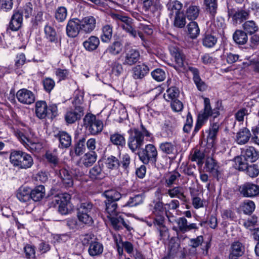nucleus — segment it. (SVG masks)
I'll use <instances>...</instances> for the list:
<instances>
[{
	"instance_id": "7c9ffc66",
	"label": "nucleus",
	"mask_w": 259,
	"mask_h": 259,
	"mask_svg": "<svg viewBox=\"0 0 259 259\" xmlns=\"http://www.w3.org/2000/svg\"><path fill=\"white\" fill-rule=\"evenodd\" d=\"M17 198L21 202H27L31 199V189L28 187H20L17 193Z\"/></svg>"
},
{
	"instance_id": "052dcab7",
	"label": "nucleus",
	"mask_w": 259,
	"mask_h": 259,
	"mask_svg": "<svg viewBox=\"0 0 259 259\" xmlns=\"http://www.w3.org/2000/svg\"><path fill=\"white\" fill-rule=\"evenodd\" d=\"M174 25L178 28H183L186 25V16L183 13L175 15Z\"/></svg>"
},
{
	"instance_id": "e433bc0d",
	"label": "nucleus",
	"mask_w": 259,
	"mask_h": 259,
	"mask_svg": "<svg viewBox=\"0 0 259 259\" xmlns=\"http://www.w3.org/2000/svg\"><path fill=\"white\" fill-rule=\"evenodd\" d=\"M248 13L244 10H239L234 13L232 9L228 8V16L232 17L233 19L236 22H241L248 18Z\"/></svg>"
},
{
	"instance_id": "774afa93",
	"label": "nucleus",
	"mask_w": 259,
	"mask_h": 259,
	"mask_svg": "<svg viewBox=\"0 0 259 259\" xmlns=\"http://www.w3.org/2000/svg\"><path fill=\"white\" fill-rule=\"evenodd\" d=\"M42 84L45 90L48 93H50L55 85V82L50 77H46L42 80Z\"/></svg>"
},
{
	"instance_id": "a878e982",
	"label": "nucleus",
	"mask_w": 259,
	"mask_h": 259,
	"mask_svg": "<svg viewBox=\"0 0 259 259\" xmlns=\"http://www.w3.org/2000/svg\"><path fill=\"white\" fill-rule=\"evenodd\" d=\"M242 165H235L234 167L236 169H238L239 170H245L246 174L251 178L256 177L259 174V168L257 165L255 164H252L248 165L247 163H245V167L241 168Z\"/></svg>"
},
{
	"instance_id": "4be33fe9",
	"label": "nucleus",
	"mask_w": 259,
	"mask_h": 259,
	"mask_svg": "<svg viewBox=\"0 0 259 259\" xmlns=\"http://www.w3.org/2000/svg\"><path fill=\"white\" fill-rule=\"evenodd\" d=\"M244 253V247L242 244L238 242H235L231 245L229 259H238L239 257L242 256Z\"/></svg>"
},
{
	"instance_id": "9b49d317",
	"label": "nucleus",
	"mask_w": 259,
	"mask_h": 259,
	"mask_svg": "<svg viewBox=\"0 0 259 259\" xmlns=\"http://www.w3.org/2000/svg\"><path fill=\"white\" fill-rule=\"evenodd\" d=\"M83 114V108L81 106H76L74 110L66 112L64 116L65 120L67 124H72L80 120Z\"/></svg>"
},
{
	"instance_id": "72a5a7b5",
	"label": "nucleus",
	"mask_w": 259,
	"mask_h": 259,
	"mask_svg": "<svg viewBox=\"0 0 259 259\" xmlns=\"http://www.w3.org/2000/svg\"><path fill=\"white\" fill-rule=\"evenodd\" d=\"M204 4L206 11L213 18L218 10L217 0H204Z\"/></svg>"
},
{
	"instance_id": "58836bf2",
	"label": "nucleus",
	"mask_w": 259,
	"mask_h": 259,
	"mask_svg": "<svg viewBox=\"0 0 259 259\" xmlns=\"http://www.w3.org/2000/svg\"><path fill=\"white\" fill-rule=\"evenodd\" d=\"M121 27L122 29L126 31L127 33L133 37L134 38H137L139 36L142 40H144V35L141 32L137 31L133 26L131 25V23L128 24H122Z\"/></svg>"
},
{
	"instance_id": "a211bd4d",
	"label": "nucleus",
	"mask_w": 259,
	"mask_h": 259,
	"mask_svg": "<svg viewBox=\"0 0 259 259\" xmlns=\"http://www.w3.org/2000/svg\"><path fill=\"white\" fill-rule=\"evenodd\" d=\"M204 239L202 236H199L196 238L191 239L189 245L193 248H196L201 245L202 253L204 255H206L208 253V250L210 248V244L208 242H203Z\"/></svg>"
},
{
	"instance_id": "7ed1b4c3",
	"label": "nucleus",
	"mask_w": 259,
	"mask_h": 259,
	"mask_svg": "<svg viewBox=\"0 0 259 259\" xmlns=\"http://www.w3.org/2000/svg\"><path fill=\"white\" fill-rule=\"evenodd\" d=\"M259 158V152L253 147L249 146L243 149L240 156L234 158L235 165H242L241 168L245 167L247 162H254Z\"/></svg>"
},
{
	"instance_id": "412c9836",
	"label": "nucleus",
	"mask_w": 259,
	"mask_h": 259,
	"mask_svg": "<svg viewBox=\"0 0 259 259\" xmlns=\"http://www.w3.org/2000/svg\"><path fill=\"white\" fill-rule=\"evenodd\" d=\"M57 174L61 179L63 185L66 187H70L73 185L72 176L71 173L65 168H58Z\"/></svg>"
},
{
	"instance_id": "ddd939ff",
	"label": "nucleus",
	"mask_w": 259,
	"mask_h": 259,
	"mask_svg": "<svg viewBox=\"0 0 259 259\" xmlns=\"http://www.w3.org/2000/svg\"><path fill=\"white\" fill-rule=\"evenodd\" d=\"M16 98L18 101L22 104L30 105L35 101V96L30 91L22 89L16 93Z\"/></svg>"
},
{
	"instance_id": "bf43d9fd",
	"label": "nucleus",
	"mask_w": 259,
	"mask_h": 259,
	"mask_svg": "<svg viewBox=\"0 0 259 259\" xmlns=\"http://www.w3.org/2000/svg\"><path fill=\"white\" fill-rule=\"evenodd\" d=\"M105 164L108 168L117 169L120 166V162L116 157L110 156L106 159Z\"/></svg>"
},
{
	"instance_id": "c03bdc74",
	"label": "nucleus",
	"mask_w": 259,
	"mask_h": 259,
	"mask_svg": "<svg viewBox=\"0 0 259 259\" xmlns=\"http://www.w3.org/2000/svg\"><path fill=\"white\" fill-rule=\"evenodd\" d=\"M67 16V10L63 6L58 7L55 12V18L58 22H64Z\"/></svg>"
},
{
	"instance_id": "5fc2aeb1",
	"label": "nucleus",
	"mask_w": 259,
	"mask_h": 259,
	"mask_svg": "<svg viewBox=\"0 0 259 259\" xmlns=\"http://www.w3.org/2000/svg\"><path fill=\"white\" fill-rule=\"evenodd\" d=\"M71 196L68 193H62L55 195L53 198V202L55 203H63L68 204Z\"/></svg>"
},
{
	"instance_id": "8fccbe9b",
	"label": "nucleus",
	"mask_w": 259,
	"mask_h": 259,
	"mask_svg": "<svg viewBox=\"0 0 259 259\" xmlns=\"http://www.w3.org/2000/svg\"><path fill=\"white\" fill-rule=\"evenodd\" d=\"M112 36V27L109 25H106L102 28L101 40L104 42H108Z\"/></svg>"
},
{
	"instance_id": "a19ab883",
	"label": "nucleus",
	"mask_w": 259,
	"mask_h": 259,
	"mask_svg": "<svg viewBox=\"0 0 259 259\" xmlns=\"http://www.w3.org/2000/svg\"><path fill=\"white\" fill-rule=\"evenodd\" d=\"M182 6V4L178 1H170L167 4V7L168 11L170 12V15L183 13L181 12Z\"/></svg>"
},
{
	"instance_id": "49530a36",
	"label": "nucleus",
	"mask_w": 259,
	"mask_h": 259,
	"mask_svg": "<svg viewBox=\"0 0 259 259\" xmlns=\"http://www.w3.org/2000/svg\"><path fill=\"white\" fill-rule=\"evenodd\" d=\"M219 124L218 123H213L209 127L208 134L207 137V141H211V144H213L216 139L217 134L219 130Z\"/></svg>"
},
{
	"instance_id": "338daca9",
	"label": "nucleus",
	"mask_w": 259,
	"mask_h": 259,
	"mask_svg": "<svg viewBox=\"0 0 259 259\" xmlns=\"http://www.w3.org/2000/svg\"><path fill=\"white\" fill-rule=\"evenodd\" d=\"M109 219L115 229L119 230L121 228V223L123 218L120 213H117L114 216L111 217Z\"/></svg>"
},
{
	"instance_id": "f257e3e1",
	"label": "nucleus",
	"mask_w": 259,
	"mask_h": 259,
	"mask_svg": "<svg viewBox=\"0 0 259 259\" xmlns=\"http://www.w3.org/2000/svg\"><path fill=\"white\" fill-rule=\"evenodd\" d=\"M130 136L128 139L127 145L128 148L135 152L137 150L140 149L145 143L144 137L151 138L152 134L150 133L145 126L141 124L140 129L134 128L130 129L128 132Z\"/></svg>"
},
{
	"instance_id": "4468645a",
	"label": "nucleus",
	"mask_w": 259,
	"mask_h": 259,
	"mask_svg": "<svg viewBox=\"0 0 259 259\" xmlns=\"http://www.w3.org/2000/svg\"><path fill=\"white\" fill-rule=\"evenodd\" d=\"M141 2L143 10L148 14H153L162 8L159 0H141Z\"/></svg>"
},
{
	"instance_id": "0e129e2a",
	"label": "nucleus",
	"mask_w": 259,
	"mask_h": 259,
	"mask_svg": "<svg viewBox=\"0 0 259 259\" xmlns=\"http://www.w3.org/2000/svg\"><path fill=\"white\" fill-rule=\"evenodd\" d=\"M151 75L153 79L158 82L164 80L166 77L165 71L160 68L156 69L152 71Z\"/></svg>"
},
{
	"instance_id": "0eeeda50",
	"label": "nucleus",
	"mask_w": 259,
	"mask_h": 259,
	"mask_svg": "<svg viewBox=\"0 0 259 259\" xmlns=\"http://www.w3.org/2000/svg\"><path fill=\"white\" fill-rule=\"evenodd\" d=\"M180 243L181 241L179 238L172 237L168 243V253L162 259H173L175 257H177L180 259L185 258V249L181 247Z\"/></svg>"
},
{
	"instance_id": "c85d7f7f",
	"label": "nucleus",
	"mask_w": 259,
	"mask_h": 259,
	"mask_svg": "<svg viewBox=\"0 0 259 259\" xmlns=\"http://www.w3.org/2000/svg\"><path fill=\"white\" fill-rule=\"evenodd\" d=\"M133 77L135 79H142L148 73L149 68L147 65L142 64L136 66L133 68Z\"/></svg>"
},
{
	"instance_id": "37998d69",
	"label": "nucleus",
	"mask_w": 259,
	"mask_h": 259,
	"mask_svg": "<svg viewBox=\"0 0 259 259\" xmlns=\"http://www.w3.org/2000/svg\"><path fill=\"white\" fill-rule=\"evenodd\" d=\"M110 140L114 145L123 147L125 144V140L123 135L115 133L110 135Z\"/></svg>"
},
{
	"instance_id": "79ce46f5",
	"label": "nucleus",
	"mask_w": 259,
	"mask_h": 259,
	"mask_svg": "<svg viewBox=\"0 0 259 259\" xmlns=\"http://www.w3.org/2000/svg\"><path fill=\"white\" fill-rule=\"evenodd\" d=\"M233 37L235 42L239 45L245 44L248 40L246 33L240 30H237L234 32Z\"/></svg>"
},
{
	"instance_id": "423d86ee",
	"label": "nucleus",
	"mask_w": 259,
	"mask_h": 259,
	"mask_svg": "<svg viewBox=\"0 0 259 259\" xmlns=\"http://www.w3.org/2000/svg\"><path fill=\"white\" fill-rule=\"evenodd\" d=\"M204 112L199 114L198 116L197 122L194 128V132H197L206 121L209 116L217 117L219 115V111L218 108L211 109L210 104V100L207 98L204 99Z\"/></svg>"
},
{
	"instance_id": "09e8293b",
	"label": "nucleus",
	"mask_w": 259,
	"mask_h": 259,
	"mask_svg": "<svg viewBox=\"0 0 259 259\" xmlns=\"http://www.w3.org/2000/svg\"><path fill=\"white\" fill-rule=\"evenodd\" d=\"M105 210L108 214L107 217L108 218L114 216L119 213L117 210V204L116 202L105 201Z\"/></svg>"
},
{
	"instance_id": "a18cd8bd",
	"label": "nucleus",
	"mask_w": 259,
	"mask_h": 259,
	"mask_svg": "<svg viewBox=\"0 0 259 259\" xmlns=\"http://www.w3.org/2000/svg\"><path fill=\"white\" fill-rule=\"evenodd\" d=\"M181 175L177 171H174L167 175L165 178V184L167 187H171L173 185L177 184Z\"/></svg>"
},
{
	"instance_id": "6e6d98bb",
	"label": "nucleus",
	"mask_w": 259,
	"mask_h": 259,
	"mask_svg": "<svg viewBox=\"0 0 259 259\" xmlns=\"http://www.w3.org/2000/svg\"><path fill=\"white\" fill-rule=\"evenodd\" d=\"M159 149L163 153L166 154H174L176 147L171 142H163L159 145Z\"/></svg>"
},
{
	"instance_id": "2eb2a0df",
	"label": "nucleus",
	"mask_w": 259,
	"mask_h": 259,
	"mask_svg": "<svg viewBox=\"0 0 259 259\" xmlns=\"http://www.w3.org/2000/svg\"><path fill=\"white\" fill-rule=\"evenodd\" d=\"M168 48L170 54L174 58L175 61L178 67H183L184 65L185 56L181 49L176 44L170 45Z\"/></svg>"
},
{
	"instance_id": "1a4fd4ad",
	"label": "nucleus",
	"mask_w": 259,
	"mask_h": 259,
	"mask_svg": "<svg viewBox=\"0 0 259 259\" xmlns=\"http://www.w3.org/2000/svg\"><path fill=\"white\" fill-rule=\"evenodd\" d=\"M240 193L244 197H254L259 194V186L251 183H245L239 187Z\"/></svg>"
},
{
	"instance_id": "4c0bfd02",
	"label": "nucleus",
	"mask_w": 259,
	"mask_h": 259,
	"mask_svg": "<svg viewBox=\"0 0 259 259\" xmlns=\"http://www.w3.org/2000/svg\"><path fill=\"white\" fill-rule=\"evenodd\" d=\"M19 141L28 149L33 150L36 149V143L32 140L27 138L23 133H19L18 134Z\"/></svg>"
},
{
	"instance_id": "2f4dec72",
	"label": "nucleus",
	"mask_w": 259,
	"mask_h": 259,
	"mask_svg": "<svg viewBox=\"0 0 259 259\" xmlns=\"http://www.w3.org/2000/svg\"><path fill=\"white\" fill-rule=\"evenodd\" d=\"M167 193L171 198L176 197L183 201L186 200L184 190L181 186H177L172 189H169L167 190Z\"/></svg>"
},
{
	"instance_id": "393cba45",
	"label": "nucleus",
	"mask_w": 259,
	"mask_h": 259,
	"mask_svg": "<svg viewBox=\"0 0 259 259\" xmlns=\"http://www.w3.org/2000/svg\"><path fill=\"white\" fill-rule=\"evenodd\" d=\"M205 168L207 171L219 179L220 172L219 171V165L216 161L212 158H208L205 162Z\"/></svg>"
},
{
	"instance_id": "4d7b16f0",
	"label": "nucleus",
	"mask_w": 259,
	"mask_h": 259,
	"mask_svg": "<svg viewBox=\"0 0 259 259\" xmlns=\"http://www.w3.org/2000/svg\"><path fill=\"white\" fill-rule=\"evenodd\" d=\"M85 139L82 138L78 140L74 146V153L76 155L80 156L85 151Z\"/></svg>"
},
{
	"instance_id": "13d9d810",
	"label": "nucleus",
	"mask_w": 259,
	"mask_h": 259,
	"mask_svg": "<svg viewBox=\"0 0 259 259\" xmlns=\"http://www.w3.org/2000/svg\"><path fill=\"white\" fill-rule=\"evenodd\" d=\"M217 41V38L211 34H205L202 38L203 45L206 48L213 47Z\"/></svg>"
},
{
	"instance_id": "39448f33",
	"label": "nucleus",
	"mask_w": 259,
	"mask_h": 259,
	"mask_svg": "<svg viewBox=\"0 0 259 259\" xmlns=\"http://www.w3.org/2000/svg\"><path fill=\"white\" fill-rule=\"evenodd\" d=\"M83 125L92 135L100 133L103 128V122L92 114H87L83 118Z\"/></svg>"
},
{
	"instance_id": "20e7f679",
	"label": "nucleus",
	"mask_w": 259,
	"mask_h": 259,
	"mask_svg": "<svg viewBox=\"0 0 259 259\" xmlns=\"http://www.w3.org/2000/svg\"><path fill=\"white\" fill-rule=\"evenodd\" d=\"M95 212V207L90 201L81 202L77 208V217L79 221L83 224H92L93 214Z\"/></svg>"
},
{
	"instance_id": "6e6552de",
	"label": "nucleus",
	"mask_w": 259,
	"mask_h": 259,
	"mask_svg": "<svg viewBox=\"0 0 259 259\" xmlns=\"http://www.w3.org/2000/svg\"><path fill=\"white\" fill-rule=\"evenodd\" d=\"M140 160L145 164L149 163L155 164L157 161L158 152L156 148L153 144H149L138 152Z\"/></svg>"
},
{
	"instance_id": "3c124183",
	"label": "nucleus",
	"mask_w": 259,
	"mask_h": 259,
	"mask_svg": "<svg viewBox=\"0 0 259 259\" xmlns=\"http://www.w3.org/2000/svg\"><path fill=\"white\" fill-rule=\"evenodd\" d=\"M144 198L145 196L143 194L136 195L134 197H130L125 206L133 207L140 204L143 202Z\"/></svg>"
},
{
	"instance_id": "680f3d73",
	"label": "nucleus",
	"mask_w": 259,
	"mask_h": 259,
	"mask_svg": "<svg viewBox=\"0 0 259 259\" xmlns=\"http://www.w3.org/2000/svg\"><path fill=\"white\" fill-rule=\"evenodd\" d=\"M243 28L246 33L252 34L255 32L257 29L258 27L253 21H247L245 22L243 25Z\"/></svg>"
},
{
	"instance_id": "f8f14e48",
	"label": "nucleus",
	"mask_w": 259,
	"mask_h": 259,
	"mask_svg": "<svg viewBox=\"0 0 259 259\" xmlns=\"http://www.w3.org/2000/svg\"><path fill=\"white\" fill-rule=\"evenodd\" d=\"M139 52L134 49L126 50L122 57V64L124 65L132 66L138 62L140 59Z\"/></svg>"
},
{
	"instance_id": "69168bd1",
	"label": "nucleus",
	"mask_w": 259,
	"mask_h": 259,
	"mask_svg": "<svg viewBox=\"0 0 259 259\" xmlns=\"http://www.w3.org/2000/svg\"><path fill=\"white\" fill-rule=\"evenodd\" d=\"M242 209L244 213L250 214L255 209V204L251 200H246L242 205Z\"/></svg>"
},
{
	"instance_id": "9d476101",
	"label": "nucleus",
	"mask_w": 259,
	"mask_h": 259,
	"mask_svg": "<svg viewBox=\"0 0 259 259\" xmlns=\"http://www.w3.org/2000/svg\"><path fill=\"white\" fill-rule=\"evenodd\" d=\"M82 30L80 20L77 18L70 19L66 28V34L69 37H76Z\"/></svg>"
},
{
	"instance_id": "c756f323",
	"label": "nucleus",
	"mask_w": 259,
	"mask_h": 259,
	"mask_svg": "<svg viewBox=\"0 0 259 259\" xmlns=\"http://www.w3.org/2000/svg\"><path fill=\"white\" fill-rule=\"evenodd\" d=\"M45 188L42 185H39L35 187L33 189L31 190V199L34 201H40L45 195Z\"/></svg>"
},
{
	"instance_id": "ea45409f",
	"label": "nucleus",
	"mask_w": 259,
	"mask_h": 259,
	"mask_svg": "<svg viewBox=\"0 0 259 259\" xmlns=\"http://www.w3.org/2000/svg\"><path fill=\"white\" fill-rule=\"evenodd\" d=\"M103 246L98 242H94L91 243L88 249L89 254L92 256L98 255L102 253Z\"/></svg>"
},
{
	"instance_id": "864d4df0",
	"label": "nucleus",
	"mask_w": 259,
	"mask_h": 259,
	"mask_svg": "<svg viewBox=\"0 0 259 259\" xmlns=\"http://www.w3.org/2000/svg\"><path fill=\"white\" fill-rule=\"evenodd\" d=\"M180 94L179 90L176 87H171L168 89L166 93L164 94V98L166 100L173 101L177 99Z\"/></svg>"
},
{
	"instance_id": "cd10ccee",
	"label": "nucleus",
	"mask_w": 259,
	"mask_h": 259,
	"mask_svg": "<svg viewBox=\"0 0 259 259\" xmlns=\"http://www.w3.org/2000/svg\"><path fill=\"white\" fill-rule=\"evenodd\" d=\"M122 49L123 45L120 41H114L107 48L104 54L107 53L112 56H117L122 52Z\"/></svg>"
},
{
	"instance_id": "dca6fc26",
	"label": "nucleus",
	"mask_w": 259,
	"mask_h": 259,
	"mask_svg": "<svg viewBox=\"0 0 259 259\" xmlns=\"http://www.w3.org/2000/svg\"><path fill=\"white\" fill-rule=\"evenodd\" d=\"M55 137L59 142L58 145L59 148L61 149H66L71 145V136L66 132L63 131H59V132L55 135Z\"/></svg>"
},
{
	"instance_id": "bb28decb",
	"label": "nucleus",
	"mask_w": 259,
	"mask_h": 259,
	"mask_svg": "<svg viewBox=\"0 0 259 259\" xmlns=\"http://www.w3.org/2000/svg\"><path fill=\"white\" fill-rule=\"evenodd\" d=\"M250 136L249 130L246 127H243L237 133L235 141L238 144L243 145L248 142Z\"/></svg>"
},
{
	"instance_id": "603ef678",
	"label": "nucleus",
	"mask_w": 259,
	"mask_h": 259,
	"mask_svg": "<svg viewBox=\"0 0 259 259\" xmlns=\"http://www.w3.org/2000/svg\"><path fill=\"white\" fill-rule=\"evenodd\" d=\"M188 32L192 38L197 37L200 32V30L197 22L192 21L187 25Z\"/></svg>"
},
{
	"instance_id": "de8ad7c7",
	"label": "nucleus",
	"mask_w": 259,
	"mask_h": 259,
	"mask_svg": "<svg viewBox=\"0 0 259 259\" xmlns=\"http://www.w3.org/2000/svg\"><path fill=\"white\" fill-rule=\"evenodd\" d=\"M104 195L108 202H116L121 198V194L116 190H109L104 192Z\"/></svg>"
},
{
	"instance_id": "b1692460",
	"label": "nucleus",
	"mask_w": 259,
	"mask_h": 259,
	"mask_svg": "<svg viewBox=\"0 0 259 259\" xmlns=\"http://www.w3.org/2000/svg\"><path fill=\"white\" fill-rule=\"evenodd\" d=\"M50 113L45 101H39L35 103V114L39 119L45 118Z\"/></svg>"
},
{
	"instance_id": "5701e85b",
	"label": "nucleus",
	"mask_w": 259,
	"mask_h": 259,
	"mask_svg": "<svg viewBox=\"0 0 259 259\" xmlns=\"http://www.w3.org/2000/svg\"><path fill=\"white\" fill-rule=\"evenodd\" d=\"M100 43L97 36L92 35L83 42L82 45L87 51L93 52L98 48Z\"/></svg>"
},
{
	"instance_id": "f03ea898",
	"label": "nucleus",
	"mask_w": 259,
	"mask_h": 259,
	"mask_svg": "<svg viewBox=\"0 0 259 259\" xmlns=\"http://www.w3.org/2000/svg\"><path fill=\"white\" fill-rule=\"evenodd\" d=\"M9 158L13 166L19 169H27L33 164V158L29 154L19 150L12 151Z\"/></svg>"
},
{
	"instance_id": "e2e57ef3",
	"label": "nucleus",
	"mask_w": 259,
	"mask_h": 259,
	"mask_svg": "<svg viewBox=\"0 0 259 259\" xmlns=\"http://www.w3.org/2000/svg\"><path fill=\"white\" fill-rule=\"evenodd\" d=\"M45 32L47 38L51 42H56L57 40L55 30L50 26H46Z\"/></svg>"
},
{
	"instance_id": "aec40b11",
	"label": "nucleus",
	"mask_w": 259,
	"mask_h": 259,
	"mask_svg": "<svg viewBox=\"0 0 259 259\" xmlns=\"http://www.w3.org/2000/svg\"><path fill=\"white\" fill-rule=\"evenodd\" d=\"M80 22L82 30L85 33H91L96 27V20L93 16L85 17Z\"/></svg>"
},
{
	"instance_id": "6ab92c4d",
	"label": "nucleus",
	"mask_w": 259,
	"mask_h": 259,
	"mask_svg": "<svg viewBox=\"0 0 259 259\" xmlns=\"http://www.w3.org/2000/svg\"><path fill=\"white\" fill-rule=\"evenodd\" d=\"M23 16L19 10H14L9 24V28L12 31H17L22 26Z\"/></svg>"
},
{
	"instance_id": "473e14b6",
	"label": "nucleus",
	"mask_w": 259,
	"mask_h": 259,
	"mask_svg": "<svg viewBox=\"0 0 259 259\" xmlns=\"http://www.w3.org/2000/svg\"><path fill=\"white\" fill-rule=\"evenodd\" d=\"M200 8L199 6L191 5L185 11V16L189 20H195L199 16Z\"/></svg>"
},
{
	"instance_id": "f3484780",
	"label": "nucleus",
	"mask_w": 259,
	"mask_h": 259,
	"mask_svg": "<svg viewBox=\"0 0 259 259\" xmlns=\"http://www.w3.org/2000/svg\"><path fill=\"white\" fill-rule=\"evenodd\" d=\"M97 159V154L95 152H88L80 158L77 163L81 167H88L93 165Z\"/></svg>"
},
{
	"instance_id": "f704fd0d",
	"label": "nucleus",
	"mask_w": 259,
	"mask_h": 259,
	"mask_svg": "<svg viewBox=\"0 0 259 259\" xmlns=\"http://www.w3.org/2000/svg\"><path fill=\"white\" fill-rule=\"evenodd\" d=\"M103 165L98 163L93 167L89 171V176L92 179H100L104 177V173L103 171L102 167Z\"/></svg>"
},
{
	"instance_id": "c9c22d12",
	"label": "nucleus",
	"mask_w": 259,
	"mask_h": 259,
	"mask_svg": "<svg viewBox=\"0 0 259 259\" xmlns=\"http://www.w3.org/2000/svg\"><path fill=\"white\" fill-rule=\"evenodd\" d=\"M46 158L51 164V166L54 168L56 171H58V168H61L62 163L56 155L51 152H47L46 153Z\"/></svg>"
}]
</instances>
